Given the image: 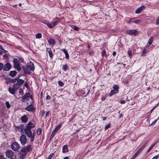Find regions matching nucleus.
I'll return each mask as SVG.
<instances>
[{"label": "nucleus", "instance_id": "obj_1", "mask_svg": "<svg viewBox=\"0 0 159 159\" xmlns=\"http://www.w3.org/2000/svg\"><path fill=\"white\" fill-rule=\"evenodd\" d=\"M33 148L32 144L28 145L22 148L20 152V159H24L28 152H31Z\"/></svg>", "mask_w": 159, "mask_h": 159}, {"label": "nucleus", "instance_id": "obj_2", "mask_svg": "<svg viewBox=\"0 0 159 159\" xmlns=\"http://www.w3.org/2000/svg\"><path fill=\"white\" fill-rule=\"evenodd\" d=\"M35 125L31 122L28 123L25 125V128L24 129V130L25 133H27V130H31L30 129L34 127Z\"/></svg>", "mask_w": 159, "mask_h": 159}, {"label": "nucleus", "instance_id": "obj_3", "mask_svg": "<svg viewBox=\"0 0 159 159\" xmlns=\"http://www.w3.org/2000/svg\"><path fill=\"white\" fill-rule=\"evenodd\" d=\"M27 140L26 137L25 135L23 134L20 136V140L22 145H24L26 144Z\"/></svg>", "mask_w": 159, "mask_h": 159}, {"label": "nucleus", "instance_id": "obj_4", "mask_svg": "<svg viewBox=\"0 0 159 159\" xmlns=\"http://www.w3.org/2000/svg\"><path fill=\"white\" fill-rule=\"evenodd\" d=\"M125 33L130 35L136 36L138 34L139 32L137 30H127L125 32Z\"/></svg>", "mask_w": 159, "mask_h": 159}, {"label": "nucleus", "instance_id": "obj_5", "mask_svg": "<svg viewBox=\"0 0 159 159\" xmlns=\"http://www.w3.org/2000/svg\"><path fill=\"white\" fill-rule=\"evenodd\" d=\"M20 148L19 144L16 142H14L11 145V149L14 151H16Z\"/></svg>", "mask_w": 159, "mask_h": 159}, {"label": "nucleus", "instance_id": "obj_6", "mask_svg": "<svg viewBox=\"0 0 159 159\" xmlns=\"http://www.w3.org/2000/svg\"><path fill=\"white\" fill-rule=\"evenodd\" d=\"M11 68V65L9 62H7L3 66V69L5 71H9Z\"/></svg>", "mask_w": 159, "mask_h": 159}, {"label": "nucleus", "instance_id": "obj_7", "mask_svg": "<svg viewBox=\"0 0 159 159\" xmlns=\"http://www.w3.org/2000/svg\"><path fill=\"white\" fill-rule=\"evenodd\" d=\"M7 157L8 158H12L13 155V152L11 150H7L6 152Z\"/></svg>", "mask_w": 159, "mask_h": 159}, {"label": "nucleus", "instance_id": "obj_8", "mask_svg": "<svg viewBox=\"0 0 159 159\" xmlns=\"http://www.w3.org/2000/svg\"><path fill=\"white\" fill-rule=\"evenodd\" d=\"M22 69L24 74H27L28 75L31 74V72L27 66H23Z\"/></svg>", "mask_w": 159, "mask_h": 159}, {"label": "nucleus", "instance_id": "obj_9", "mask_svg": "<svg viewBox=\"0 0 159 159\" xmlns=\"http://www.w3.org/2000/svg\"><path fill=\"white\" fill-rule=\"evenodd\" d=\"M145 7L144 6L142 5L141 6L136 10L135 13L136 14L140 13L143 10L145 9Z\"/></svg>", "mask_w": 159, "mask_h": 159}, {"label": "nucleus", "instance_id": "obj_10", "mask_svg": "<svg viewBox=\"0 0 159 159\" xmlns=\"http://www.w3.org/2000/svg\"><path fill=\"white\" fill-rule=\"evenodd\" d=\"M20 76L17 77V80L16 84L19 85H21L23 84L24 83V80L21 79H19Z\"/></svg>", "mask_w": 159, "mask_h": 159}, {"label": "nucleus", "instance_id": "obj_11", "mask_svg": "<svg viewBox=\"0 0 159 159\" xmlns=\"http://www.w3.org/2000/svg\"><path fill=\"white\" fill-rule=\"evenodd\" d=\"M21 120L22 122L26 123L28 120V117L24 115L21 116Z\"/></svg>", "mask_w": 159, "mask_h": 159}, {"label": "nucleus", "instance_id": "obj_12", "mask_svg": "<svg viewBox=\"0 0 159 159\" xmlns=\"http://www.w3.org/2000/svg\"><path fill=\"white\" fill-rule=\"evenodd\" d=\"M68 146L67 145H65L63 147L62 149V152L63 153H65L68 152Z\"/></svg>", "mask_w": 159, "mask_h": 159}, {"label": "nucleus", "instance_id": "obj_13", "mask_svg": "<svg viewBox=\"0 0 159 159\" xmlns=\"http://www.w3.org/2000/svg\"><path fill=\"white\" fill-rule=\"evenodd\" d=\"M61 126V124H60L57 126L53 130L52 132L55 134L57 132V131L60 129Z\"/></svg>", "mask_w": 159, "mask_h": 159}, {"label": "nucleus", "instance_id": "obj_14", "mask_svg": "<svg viewBox=\"0 0 159 159\" xmlns=\"http://www.w3.org/2000/svg\"><path fill=\"white\" fill-rule=\"evenodd\" d=\"M25 109L28 111H33L34 108L32 104H30L26 107Z\"/></svg>", "mask_w": 159, "mask_h": 159}, {"label": "nucleus", "instance_id": "obj_15", "mask_svg": "<svg viewBox=\"0 0 159 159\" xmlns=\"http://www.w3.org/2000/svg\"><path fill=\"white\" fill-rule=\"evenodd\" d=\"M48 43L50 45H54L56 44V42L53 39H49L48 40Z\"/></svg>", "mask_w": 159, "mask_h": 159}, {"label": "nucleus", "instance_id": "obj_16", "mask_svg": "<svg viewBox=\"0 0 159 159\" xmlns=\"http://www.w3.org/2000/svg\"><path fill=\"white\" fill-rule=\"evenodd\" d=\"M28 68H29V70H31L32 71H34V64L32 63L30 65H29L28 66H27Z\"/></svg>", "mask_w": 159, "mask_h": 159}, {"label": "nucleus", "instance_id": "obj_17", "mask_svg": "<svg viewBox=\"0 0 159 159\" xmlns=\"http://www.w3.org/2000/svg\"><path fill=\"white\" fill-rule=\"evenodd\" d=\"M47 51L48 52L49 57L51 58H52L53 57V54L52 53L51 49V48H47Z\"/></svg>", "mask_w": 159, "mask_h": 159}, {"label": "nucleus", "instance_id": "obj_18", "mask_svg": "<svg viewBox=\"0 0 159 159\" xmlns=\"http://www.w3.org/2000/svg\"><path fill=\"white\" fill-rule=\"evenodd\" d=\"M17 72L15 70L11 71L9 73V75L12 77H14L17 74Z\"/></svg>", "mask_w": 159, "mask_h": 159}, {"label": "nucleus", "instance_id": "obj_19", "mask_svg": "<svg viewBox=\"0 0 159 159\" xmlns=\"http://www.w3.org/2000/svg\"><path fill=\"white\" fill-rule=\"evenodd\" d=\"M61 50L64 52L65 55V58L67 59H69V55L68 53V52L66 49H63Z\"/></svg>", "mask_w": 159, "mask_h": 159}, {"label": "nucleus", "instance_id": "obj_20", "mask_svg": "<svg viewBox=\"0 0 159 159\" xmlns=\"http://www.w3.org/2000/svg\"><path fill=\"white\" fill-rule=\"evenodd\" d=\"M17 80V77L15 79H9L7 81V83L8 82L11 83H14L16 82Z\"/></svg>", "mask_w": 159, "mask_h": 159}, {"label": "nucleus", "instance_id": "obj_21", "mask_svg": "<svg viewBox=\"0 0 159 159\" xmlns=\"http://www.w3.org/2000/svg\"><path fill=\"white\" fill-rule=\"evenodd\" d=\"M30 96V94L29 93H26L25 94V95L21 97V99L23 100H24L25 99L28 98Z\"/></svg>", "mask_w": 159, "mask_h": 159}, {"label": "nucleus", "instance_id": "obj_22", "mask_svg": "<svg viewBox=\"0 0 159 159\" xmlns=\"http://www.w3.org/2000/svg\"><path fill=\"white\" fill-rule=\"evenodd\" d=\"M27 133H25V134L27 135H30L32 137H34L35 134L34 133H32V132L31 130H27Z\"/></svg>", "mask_w": 159, "mask_h": 159}, {"label": "nucleus", "instance_id": "obj_23", "mask_svg": "<svg viewBox=\"0 0 159 159\" xmlns=\"http://www.w3.org/2000/svg\"><path fill=\"white\" fill-rule=\"evenodd\" d=\"M113 90L115 91L116 92L118 93L119 92V88L118 85H114L113 87Z\"/></svg>", "mask_w": 159, "mask_h": 159}, {"label": "nucleus", "instance_id": "obj_24", "mask_svg": "<svg viewBox=\"0 0 159 159\" xmlns=\"http://www.w3.org/2000/svg\"><path fill=\"white\" fill-rule=\"evenodd\" d=\"M8 90L12 94H14L15 93V92H16L13 88H12L11 87H10L8 88Z\"/></svg>", "mask_w": 159, "mask_h": 159}, {"label": "nucleus", "instance_id": "obj_25", "mask_svg": "<svg viewBox=\"0 0 159 159\" xmlns=\"http://www.w3.org/2000/svg\"><path fill=\"white\" fill-rule=\"evenodd\" d=\"M14 67L15 69H16L17 70L20 71L21 70V67L20 66L19 64L14 65Z\"/></svg>", "mask_w": 159, "mask_h": 159}, {"label": "nucleus", "instance_id": "obj_26", "mask_svg": "<svg viewBox=\"0 0 159 159\" xmlns=\"http://www.w3.org/2000/svg\"><path fill=\"white\" fill-rule=\"evenodd\" d=\"M19 87V85L16 84H13V88L16 91L18 90Z\"/></svg>", "mask_w": 159, "mask_h": 159}, {"label": "nucleus", "instance_id": "obj_27", "mask_svg": "<svg viewBox=\"0 0 159 159\" xmlns=\"http://www.w3.org/2000/svg\"><path fill=\"white\" fill-rule=\"evenodd\" d=\"M62 69L64 71H66L68 69V66L67 65H65L62 66Z\"/></svg>", "mask_w": 159, "mask_h": 159}, {"label": "nucleus", "instance_id": "obj_28", "mask_svg": "<svg viewBox=\"0 0 159 159\" xmlns=\"http://www.w3.org/2000/svg\"><path fill=\"white\" fill-rule=\"evenodd\" d=\"M13 62L14 65H15L16 64H19V62L18 59L17 58H14L13 60Z\"/></svg>", "mask_w": 159, "mask_h": 159}, {"label": "nucleus", "instance_id": "obj_29", "mask_svg": "<svg viewBox=\"0 0 159 159\" xmlns=\"http://www.w3.org/2000/svg\"><path fill=\"white\" fill-rule=\"evenodd\" d=\"M156 142L154 144H152V145L150 146V147L148 149V150H147V152H149L155 146V145L156 144Z\"/></svg>", "mask_w": 159, "mask_h": 159}, {"label": "nucleus", "instance_id": "obj_30", "mask_svg": "<svg viewBox=\"0 0 159 159\" xmlns=\"http://www.w3.org/2000/svg\"><path fill=\"white\" fill-rule=\"evenodd\" d=\"M118 93L117 92H116H116L115 91H114V90H112L111 92H110V93L109 94V95L111 96L114 94H115L116 93Z\"/></svg>", "mask_w": 159, "mask_h": 159}, {"label": "nucleus", "instance_id": "obj_31", "mask_svg": "<svg viewBox=\"0 0 159 159\" xmlns=\"http://www.w3.org/2000/svg\"><path fill=\"white\" fill-rule=\"evenodd\" d=\"M153 40V38L152 37H151L150 38L148 41V43L149 45H151L152 42Z\"/></svg>", "mask_w": 159, "mask_h": 159}, {"label": "nucleus", "instance_id": "obj_32", "mask_svg": "<svg viewBox=\"0 0 159 159\" xmlns=\"http://www.w3.org/2000/svg\"><path fill=\"white\" fill-rule=\"evenodd\" d=\"M71 28L73 29L74 30H76V31H78L80 29V28L78 27H76L75 25H72L71 26Z\"/></svg>", "mask_w": 159, "mask_h": 159}, {"label": "nucleus", "instance_id": "obj_33", "mask_svg": "<svg viewBox=\"0 0 159 159\" xmlns=\"http://www.w3.org/2000/svg\"><path fill=\"white\" fill-rule=\"evenodd\" d=\"M42 37V35L41 33H39L36 34V39H40Z\"/></svg>", "mask_w": 159, "mask_h": 159}, {"label": "nucleus", "instance_id": "obj_34", "mask_svg": "<svg viewBox=\"0 0 159 159\" xmlns=\"http://www.w3.org/2000/svg\"><path fill=\"white\" fill-rule=\"evenodd\" d=\"M147 52V50L146 49L144 48L143 50V51L142 52V54H141L142 55V56H144Z\"/></svg>", "mask_w": 159, "mask_h": 159}, {"label": "nucleus", "instance_id": "obj_35", "mask_svg": "<svg viewBox=\"0 0 159 159\" xmlns=\"http://www.w3.org/2000/svg\"><path fill=\"white\" fill-rule=\"evenodd\" d=\"M42 132V129L40 128H38V130H37V134L38 135L40 134Z\"/></svg>", "mask_w": 159, "mask_h": 159}, {"label": "nucleus", "instance_id": "obj_36", "mask_svg": "<svg viewBox=\"0 0 159 159\" xmlns=\"http://www.w3.org/2000/svg\"><path fill=\"white\" fill-rule=\"evenodd\" d=\"M19 93L21 95H22L24 94L23 90L22 89H20L19 90Z\"/></svg>", "mask_w": 159, "mask_h": 159}, {"label": "nucleus", "instance_id": "obj_37", "mask_svg": "<svg viewBox=\"0 0 159 159\" xmlns=\"http://www.w3.org/2000/svg\"><path fill=\"white\" fill-rule=\"evenodd\" d=\"M58 22V21H54L52 23H51L52 26V28H53L54 26H55Z\"/></svg>", "mask_w": 159, "mask_h": 159}, {"label": "nucleus", "instance_id": "obj_38", "mask_svg": "<svg viewBox=\"0 0 159 159\" xmlns=\"http://www.w3.org/2000/svg\"><path fill=\"white\" fill-rule=\"evenodd\" d=\"M27 136L28 137L30 138V142L31 143L33 142V141H34V137H32L30 135H27Z\"/></svg>", "mask_w": 159, "mask_h": 159}, {"label": "nucleus", "instance_id": "obj_39", "mask_svg": "<svg viewBox=\"0 0 159 159\" xmlns=\"http://www.w3.org/2000/svg\"><path fill=\"white\" fill-rule=\"evenodd\" d=\"M46 25L50 28H52V26L51 23L48 22H46Z\"/></svg>", "mask_w": 159, "mask_h": 159}, {"label": "nucleus", "instance_id": "obj_40", "mask_svg": "<svg viewBox=\"0 0 159 159\" xmlns=\"http://www.w3.org/2000/svg\"><path fill=\"white\" fill-rule=\"evenodd\" d=\"M55 135V134L52 132L51 135L50 136L49 139V141H51L52 139Z\"/></svg>", "mask_w": 159, "mask_h": 159}, {"label": "nucleus", "instance_id": "obj_41", "mask_svg": "<svg viewBox=\"0 0 159 159\" xmlns=\"http://www.w3.org/2000/svg\"><path fill=\"white\" fill-rule=\"evenodd\" d=\"M5 104L7 107L8 108H9L10 107V105L9 103L7 101L5 102Z\"/></svg>", "mask_w": 159, "mask_h": 159}, {"label": "nucleus", "instance_id": "obj_42", "mask_svg": "<svg viewBox=\"0 0 159 159\" xmlns=\"http://www.w3.org/2000/svg\"><path fill=\"white\" fill-rule=\"evenodd\" d=\"M58 84L60 86H63L64 85V84L61 81L59 80L58 81Z\"/></svg>", "mask_w": 159, "mask_h": 159}, {"label": "nucleus", "instance_id": "obj_43", "mask_svg": "<svg viewBox=\"0 0 159 159\" xmlns=\"http://www.w3.org/2000/svg\"><path fill=\"white\" fill-rule=\"evenodd\" d=\"M142 151L140 149H139V150H138L134 154L136 155V156H137L139 153L141 152Z\"/></svg>", "mask_w": 159, "mask_h": 159}, {"label": "nucleus", "instance_id": "obj_44", "mask_svg": "<svg viewBox=\"0 0 159 159\" xmlns=\"http://www.w3.org/2000/svg\"><path fill=\"white\" fill-rule=\"evenodd\" d=\"M111 126V124L110 123L108 124L105 127V129H107L108 128H110Z\"/></svg>", "mask_w": 159, "mask_h": 159}, {"label": "nucleus", "instance_id": "obj_45", "mask_svg": "<svg viewBox=\"0 0 159 159\" xmlns=\"http://www.w3.org/2000/svg\"><path fill=\"white\" fill-rule=\"evenodd\" d=\"M158 118H157V119L155 120L151 124V125H154L155 123L157 122V120H158Z\"/></svg>", "mask_w": 159, "mask_h": 159}, {"label": "nucleus", "instance_id": "obj_46", "mask_svg": "<svg viewBox=\"0 0 159 159\" xmlns=\"http://www.w3.org/2000/svg\"><path fill=\"white\" fill-rule=\"evenodd\" d=\"M54 155V153L51 154L50 155L48 156V158L47 159H51L52 157Z\"/></svg>", "mask_w": 159, "mask_h": 159}, {"label": "nucleus", "instance_id": "obj_47", "mask_svg": "<svg viewBox=\"0 0 159 159\" xmlns=\"http://www.w3.org/2000/svg\"><path fill=\"white\" fill-rule=\"evenodd\" d=\"M134 18H129V20L128 22V23H130L131 22H134Z\"/></svg>", "mask_w": 159, "mask_h": 159}, {"label": "nucleus", "instance_id": "obj_48", "mask_svg": "<svg viewBox=\"0 0 159 159\" xmlns=\"http://www.w3.org/2000/svg\"><path fill=\"white\" fill-rule=\"evenodd\" d=\"M3 65L2 63L0 62V71L1 70L3 69Z\"/></svg>", "mask_w": 159, "mask_h": 159}, {"label": "nucleus", "instance_id": "obj_49", "mask_svg": "<svg viewBox=\"0 0 159 159\" xmlns=\"http://www.w3.org/2000/svg\"><path fill=\"white\" fill-rule=\"evenodd\" d=\"M140 22H140V20H135L134 21V23H135L136 24H138Z\"/></svg>", "mask_w": 159, "mask_h": 159}, {"label": "nucleus", "instance_id": "obj_50", "mask_svg": "<svg viewBox=\"0 0 159 159\" xmlns=\"http://www.w3.org/2000/svg\"><path fill=\"white\" fill-rule=\"evenodd\" d=\"M156 24L157 25H159V17L157 18L156 22Z\"/></svg>", "mask_w": 159, "mask_h": 159}, {"label": "nucleus", "instance_id": "obj_51", "mask_svg": "<svg viewBox=\"0 0 159 159\" xmlns=\"http://www.w3.org/2000/svg\"><path fill=\"white\" fill-rule=\"evenodd\" d=\"M159 156V154H158L156 156L154 157L152 159H157Z\"/></svg>", "mask_w": 159, "mask_h": 159}, {"label": "nucleus", "instance_id": "obj_52", "mask_svg": "<svg viewBox=\"0 0 159 159\" xmlns=\"http://www.w3.org/2000/svg\"><path fill=\"white\" fill-rule=\"evenodd\" d=\"M106 52L105 50H103L102 52V56H104L106 54Z\"/></svg>", "mask_w": 159, "mask_h": 159}, {"label": "nucleus", "instance_id": "obj_53", "mask_svg": "<svg viewBox=\"0 0 159 159\" xmlns=\"http://www.w3.org/2000/svg\"><path fill=\"white\" fill-rule=\"evenodd\" d=\"M128 54L129 55V56H132V53L131 51L130 50H129L128 51Z\"/></svg>", "mask_w": 159, "mask_h": 159}, {"label": "nucleus", "instance_id": "obj_54", "mask_svg": "<svg viewBox=\"0 0 159 159\" xmlns=\"http://www.w3.org/2000/svg\"><path fill=\"white\" fill-rule=\"evenodd\" d=\"M89 54H90V55L93 56L94 54V52L93 51H91L89 52Z\"/></svg>", "mask_w": 159, "mask_h": 159}, {"label": "nucleus", "instance_id": "obj_55", "mask_svg": "<svg viewBox=\"0 0 159 159\" xmlns=\"http://www.w3.org/2000/svg\"><path fill=\"white\" fill-rule=\"evenodd\" d=\"M146 147V145H145V144H144V145H143L140 148V149H141V150L142 151Z\"/></svg>", "mask_w": 159, "mask_h": 159}, {"label": "nucleus", "instance_id": "obj_56", "mask_svg": "<svg viewBox=\"0 0 159 159\" xmlns=\"http://www.w3.org/2000/svg\"><path fill=\"white\" fill-rule=\"evenodd\" d=\"M120 102L121 104H123L125 103V101L124 100H122L120 101Z\"/></svg>", "mask_w": 159, "mask_h": 159}, {"label": "nucleus", "instance_id": "obj_57", "mask_svg": "<svg viewBox=\"0 0 159 159\" xmlns=\"http://www.w3.org/2000/svg\"><path fill=\"white\" fill-rule=\"evenodd\" d=\"M50 98H51L50 97L48 94H47V96L46 97V99L47 100H49Z\"/></svg>", "mask_w": 159, "mask_h": 159}, {"label": "nucleus", "instance_id": "obj_58", "mask_svg": "<svg viewBox=\"0 0 159 159\" xmlns=\"http://www.w3.org/2000/svg\"><path fill=\"white\" fill-rule=\"evenodd\" d=\"M101 99L102 101H104L106 99V97L102 96L101 98Z\"/></svg>", "mask_w": 159, "mask_h": 159}, {"label": "nucleus", "instance_id": "obj_59", "mask_svg": "<svg viewBox=\"0 0 159 159\" xmlns=\"http://www.w3.org/2000/svg\"><path fill=\"white\" fill-rule=\"evenodd\" d=\"M137 156H136L135 154L133 156L131 157V159H134Z\"/></svg>", "mask_w": 159, "mask_h": 159}, {"label": "nucleus", "instance_id": "obj_60", "mask_svg": "<svg viewBox=\"0 0 159 159\" xmlns=\"http://www.w3.org/2000/svg\"><path fill=\"white\" fill-rule=\"evenodd\" d=\"M24 86L26 87L27 88L28 87V83L27 82H25L24 84Z\"/></svg>", "mask_w": 159, "mask_h": 159}, {"label": "nucleus", "instance_id": "obj_61", "mask_svg": "<svg viewBox=\"0 0 159 159\" xmlns=\"http://www.w3.org/2000/svg\"><path fill=\"white\" fill-rule=\"evenodd\" d=\"M49 115V111H48L46 113V114H45V115H46V117H47Z\"/></svg>", "mask_w": 159, "mask_h": 159}, {"label": "nucleus", "instance_id": "obj_62", "mask_svg": "<svg viewBox=\"0 0 159 159\" xmlns=\"http://www.w3.org/2000/svg\"><path fill=\"white\" fill-rule=\"evenodd\" d=\"M41 22L45 24H46V22H47L48 21H46L45 20H43L41 21Z\"/></svg>", "mask_w": 159, "mask_h": 159}, {"label": "nucleus", "instance_id": "obj_63", "mask_svg": "<svg viewBox=\"0 0 159 159\" xmlns=\"http://www.w3.org/2000/svg\"><path fill=\"white\" fill-rule=\"evenodd\" d=\"M116 52L114 51L112 53V55L113 56H115L116 55Z\"/></svg>", "mask_w": 159, "mask_h": 159}, {"label": "nucleus", "instance_id": "obj_64", "mask_svg": "<svg viewBox=\"0 0 159 159\" xmlns=\"http://www.w3.org/2000/svg\"><path fill=\"white\" fill-rule=\"evenodd\" d=\"M0 159H6L2 156H0Z\"/></svg>", "mask_w": 159, "mask_h": 159}]
</instances>
